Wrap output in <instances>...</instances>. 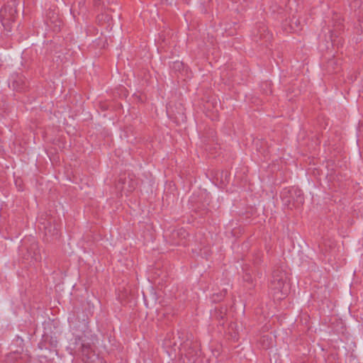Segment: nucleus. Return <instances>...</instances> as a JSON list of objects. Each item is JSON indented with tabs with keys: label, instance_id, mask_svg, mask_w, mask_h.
I'll list each match as a JSON object with an SVG mask.
<instances>
[{
	"label": "nucleus",
	"instance_id": "obj_1",
	"mask_svg": "<svg viewBox=\"0 0 363 363\" xmlns=\"http://www.w3.org/2000/svg\"><path fill=\"white\" fill-rule=\"evenodd\" d=\"M16 9L12 6H4L0 11V18L2 26L8 31L11 30V23L16 18Z\"/></svg>",
	"mask_w": 363,
	"mask_h": 363
},
{
	"label": "nucleus",
	"instance_id": "obj_2",
	"mask_svg": "<svg viewBox=\"0 0 363 363\" xmlns=\"http://www.w3.org/2000/svg\"><path fill=\"white\" fill-rule=\"evenodd\" d=\"M272 287L274 291H281L284 286V281L283 279L282 276L281 277H277L275 276L273 277V279L272 280Z\"/></svg>",
	"mask_w": 363,
	"mask_h": 363
},
{
	"label": "nucleus",
	"instance_id": "obj_3",
	"mask_svg": "<svg viewBox=\"0 0 363 363\" xmlns=\"http://www.w3.org/2000/svg\"><path fill=\"white\" fill-rule=\"evenodd\" d=\"M297 27H298V26L296 24V27L291 26V29H292V30H293V31H294V32H295V31H297V30H298Z\"/></svg>",
	"mask_w": 363,
	"mask_h": 363
}]
</instances>
